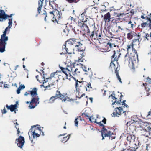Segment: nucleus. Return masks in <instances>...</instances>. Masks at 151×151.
<instances>
[{"label":"nucleus","instance_id":"f257e3e1","mask_svg":"<svg viewBox=\"0 0 151 151\" xmlns=\"http://www.w3.org/2000/svg\"><path fill=\"white\" fill-rule=\"evenodd\" d=\"M72 78H73L76 81L75 87H76V91L78 92L79 93H80L81 90H85L89 92L91 90L92 88L90 83L84 81H78V80L72 76Z\"/></svg>","mask_w":151,"mask_h":151},{"label":"nucleus","instance_id":"f03ea898","mask_svg":"<svg viewBox=\"0 0 151 151\" xmlns=\"http://www.w3.org/2000/svg\"><path fill=\"white\" fill-rule=\"evenodd\" d=\"M92 122L96 123L99 124V125L103 127L102 129L101 132V137H102V140H104L105 139L104 138L106 137H108L109 138V139H111V140L115 139V134L111 132V131L108 130L107 129H106V128H105V126L103 124L101 123V122H98L96 121V119H95L94 121H92Z\"/></svg>","mask_w":151,"mask_h":151},{"label":"nucleus","instance_id":"7ed1b4c3","mask_svg":"<svg viewBox=\"0 0 151 151\" xmlns=\"http://www.w3.org/2000/svg\"><path fill=\"white\" fill-rule=\"evenodd\" d=\"M8 40V36L3 35V34L1 35L0 39V52L1 53H3L5 51V46Z\"/></svg>","mask_w":151,"mask_h":151},{"label":"nucleus","instance_id":"20e7f679","mask_svg":"<svg viewBox=\"0 0 151 151\" xmlns=\"http://www.w3.org/2000/svg\"><path fill=\"white\" fill-rule=\"evenodd\" d=\"M124 106H119L115 108V109L114 110V112L113 113L114 116L119 117V116L123 113H124V115H125V113L127 111V109H124Z\"/></svg>","mask_w":151,"mask_h":151},{"label":"nucleus","instance_id":"39448f33","mask_svg":"<svg viewBox=\"0 0 151 151\" xmlns=\"http://www.w3.org/2000/svg\"><path fill=\"white\" fill-rule=\"evenodd\" d=\"M123 96L120 94V98H119V99H118L115 96V94L113 93L112 94H111V95L109 96V97L110 98L111 97L112 99L113 100L112 101L113 102V103H112V105H114L116 103L117 104L118 106H119L121 105V104L122 98Z\"/></svg>","mask_w":151,"mask_h":151},{"label":"nucleus","instance_id":"423d86ee","mask_svg":"<svg viewBox=\"0 0 151 151\" xmlns=\"http://www.w3.org/2000/svg\"><path fill=\"white\" fill-rule=\"evenodd\" d=\"M39 98L33 97L30 101V104L29 107L30 109H34L39 104Z\"/></svg>","mask_w":151,"mask_h":151},{"label":"nucleus","instance_id":"0eeeda50","mask_svg":"<svg viewBox=\"0 0 151 151\" xmlns=\"http://www.w3.org/2000/svg\"><path fill=\"white\" fill-rule=\"evenodd\" d=\"M67 93H64L63 94L60 93L59 91L57 90L55 93V96H54L60 99L63 101L65 102L66 100L65 97Z\"/></svg>","mask_w":151,"mask_h":151},{"label":"nucleus","instance_id":"6e6552de","mask_svg":"<svg viewBox=\"0 0 151 151\" xmlns=\"http://www.w3.org/2000/svg\"><path fill=\"white\" fill-rule=\"evenodd\" d=\"M17 142V146L18 147L21 149L22 148L25 142L24 137L21 136H19L18 138L16 139L15 143H16Z\"/></svg>","mask_w":151,"mask_h":151},{"label":"nucleus","instance_id":"1a4fd4ad","mask_svg":"<svg viewBox=\"0 0 151 151\" xmlns=\"http://www.w3.org/2000/svg\"><path fill=\"white\" fill-rule=\"evenodd\" d=\"M32 132V133H38V132L40 133L42 132V135H44L43 133L41 131L40 129V126L39 125H36L32 126H31L30 130H29V132Z\"/></svg>","mask_w":151,"mask_h":151},{"label":"nucleus","instance_id":"9d476101","mask_svg":"<svg viewBox=\"0 0 151 151\" xmlns=\"http://www.w3.org/2000/svg\"><path fill=\"white\" fill-rule=\"evenodd\" d=\"M9 22L8 23V26L5 29V30L3 32V35L6 36L7 33L8 34L10 31V29L11 28L12 24V19L13 18H8Z\"/></svg>","mask_w":151,"mask_h":151},{"label":"nucleus","instance_id":"9b49d317","mask_svg":"<svg viewBox=\"0 0 151 151\" xmlns=\"http://www.w3.org/2000/svg\"><path fill=\"white\" fill-rule=\"evenodd\" d=\"M61 74V71H58L56 70L55 72H54L51 73L50 75V77L48 78H50V79H52L53 80H55L54 81L55 82V81L58 82L57 77L59 76V74Z\"/></svg>","mask_w":151,"mask_h":151},{"label":"nucleus","instance_id":"f8f14e48","mask_svg":"<svg viewBox=\"0 0 151 151\" xmlns=\"http://www.w3.org/2000/svg\"><path fill=\"white\" fill-rule=\"evenodd\" d=\"M36 78L39 82L42 83L43 84L46 83L48 80H49V78H45V77L42 75H40V76L37 75L36 76Z\"/></svg>","mask_w":151,"mask_h":151},{"label":"nucleus","instance_id":"ddd939ff","mask_svg":"<svg viewBox=\"0 0 151 151\" xmlns=\"http://www.w3.org/2000/svg\"><path fill=\"white\" fill-rule=\"evenodd\" d=\"M8 15L6 14L4 11L2 10H0V21L2 22L4 20L7 19Z\"/></svg>","mask_w":151,"mask_h":151},{"label":"nucleus","instance_id":"4468645a","mask_svg":"<svg viewBox=\"0 0 151 151\" xmlns=\"http://www.w3.org/2000/svg\"><path fill=\"white\" fill-rule=\"evenodd\" d=\"M83 71L85 72L86 75H91L92 74L91 68L90 67H81Z\"/></svg>","mask_w":151,"mask_h":151},{"label":"nucleus","instance_id":"2eb2a0df","mask_svg":"<svg viewBox=\"0 0 151 151\" xmlns=\"http://www.w3.org/2000/svg\"><path fill=\"white\" fill-rule=\"evenodd\" d=\"M121 55V53L119 50H117L116 51H114V54L111 57V58L115 59V60L118 59Z\"/></svg>","mask_w":151,"mask_h":151},{"label":"nucleus","instance_id":"dca6fc26","mask_svg":"<svg viewBox=\"0 0 151 151\" xmlns=\"http://www.w3.org/2000/svg\"><path fill=\"white\" fill-rule=\"evenodd\" d=\"M17 102H16V104L13 105H11L10 106H9L7 105H6V107L7 109L8 110H10V111L11 112L14 111L15 113V109H16L17 107Z\"/></svg>","mask_w":151,"mask_h":151},{"label":"nucleus","instance_id":"f3484780","mask_svg":"<svg viewBox=\"0 0 151 151\" xmlns=\"http://www.w3.org/2000/svg\"><path fill=\"white\" fill-rule=\"evenodd\" d=\"M61 70L60 71H61V72H62L64 73L65 74V75L67 76V78H68V75L67 74V73H68V74L70 73V70L68 68H64L62 67H59ZM58 71H59L58 70Z\"/></svg>","mask_w":151,"mask_h":151},{"label":"nucleus","instance_id":"a211bd4d","mask_svg":"<svg viewBox=\"0 0 151 151\" xmlns=\"http://www.w3.org/2000/svg\"><path fill=\"white\" fill-rule=\"evenodd\" d=\"M111 15L109 12H108L104 16V20L106 23L110 21Z\"/></svg>","mask_w":151,"mask_h":151},{"label":"nucleus","instance_id":"6ab92c4d","mask_svg":"<svg viewBox=\"0 0 151 151\" xmlns=\"http://www.w3.org/2000/svg\"><path fill=\"white\" fill-rule=\"evenodd\" d=\"M135 137L134 135H132L130 134H128L126 138L127 141L129 143H130L132 141H134Z\"/></svg>","mask_w":151,"mask_h":151},{"label":"nucleus","instance_id":"aec40b11","mask_svg":"<svg viewBox=\"0 0 151 151\" xmlns=\"http://www.w3.org/2000/svg\"><path fill=\"white\" fill-rule=\"evenodd\" d=\"M128 124H129V129L130 130V132L132 133L135 130L136 127L133 125V123L130 124V122H128L127 123V125H128Z\"/></svg>","mask_w":151,"mask_h":151},{"label":"nucleus","instance_id":"412c9836","mask_svg":"<svg viewBox=\"0 0 151 151\" xmlns=\"http://www.w3.org/2000/svg\"><path fill=\"white\" fill-rule=\"evenodd\" d=\"M140 36L138 35L137 36V38L136 39H133L132 40V45H139L140 43L139 41V39Z\"/></svg>","mask_w":151,"mask_h":151},{"label":"nucleus","instance_id":"4be33fe9","mask_svg":"<svg viewBox=\"0 0 151 151\" xmlns=\"http://www.w3.org/2000/svg\"><path fill=\"white\" fill-rule=\"evenodd\" d=\"M118 59L115 60V59L111 58V61L110 63V66H118L119 65L118 62Z\"/></svg>","mask_w":151,"mask_h":151},{"label":"nucleus","instance_id":"5701e85b","mask_svg":"<svg viewBox=\"0 0 151 151\" xmlns=\"http://www.w3.org/2000/svg\"><path fill=\"white\" fill-rule=\"evenodd\" d=\"M37 89L36 88H33V90L32 91H29L28 93H29L31 95H32V96L35 97L37 95Z\"/></svg>","mask_w":151,"mask_h":151},{"label":"nucleus","instance_id":"b1692460","mask_svg":"<svg viewBox=\"0 0 151 151\" xmlns=\"http://www.w3.org/2000/svg\"><path fill=\"white\" fill-rule=\"evenodd\" d=\"M78 25L79 26L82 30H85L86 28H88V26L84 24L83 21L78 22Z\"/></svg>","mask_w":151,"mask_h":151},{"label":"nucleus","instance_id":"393cba45","mask_svg":"<svg viewBox=\"0 0 151 151\" xmlns=\"http://www.w3.org/2000/svg\"><path fill=\"white\" fill-rule=\"evenodd\" d=\"M43 1L44 0H39L38 2L39 6L37 8V11L39 14L40 13V12L41 11L42 7L43 6Z\"/></svg>","mask_w":151,"mask_h":151},{"label":"nucleus","instance_id":"a878e982","mask_svg":"<svg viewBox=\"0 0 151 151\" xmlns=\"http://www.w3.org/2000/svg\"><path fill=\"white\" fill-rule=\"evenodd\" d=\"M149 23L145 22L142 23L141 24L142 27H145L146 26H148L149 28H151V19L149 18L148 19Z\"/></svg>","mask_w":151,"mask_h":151},{"label":"nucleus","instance_id":"bb28decb","mask_svg":"<svg viewBox=\"0 0 151 151\" xmlns=\"http://www.w3.org/2000/svg\"><path fill=\"white\" fill-rule=\"evenodd\" d=\"M120 69V67H117L116 68V69H115V73L116 74L117 78H118V80H119V82L120 83H122L121 79L120 76H119V74H118V71H119Z\"/></svg>","mask_w":151,"mask_h":151},{"label":"nucleus","instance_id":"cd10ccee","mask_svg":"<svg viewBox=\"0 0 151 151\" xmlns=\"http://www.w3.org/2000/svg\"><path fill=\"white\" fill-rule=\"evenodd\" d=\"M78 51L81 52H82L80 53L81 56L79 58V60L78 63H79V62H82L83 60V59H82V58L84 56L83 52V49L81 50V49L78 48Z\"/></svg>","mask_w":151,"mask_h":151},{"label":"nucleus","instance_id":"c85d7f7f","mask_svg":"<svg viewBox=\"0 0 151 151\" xmlns=\"http://www.w3.org/2000/svg\"><path fill=\"white\" fill-rule=\"evenodd\" d=\"M49 4L50 6L53 9L55 10L56 9L57 5L55 3L54 1H50Z\"/></svg>","mask_w":151,"mask_h":151},{"label":"nucleus","instance_id":"c756f323","mask_svg":"<svg viewBox=\"0 0 151 151\" xmlns=\"http://www.w3.org/2000/svg\"><path fill=\"white\" fill-rule=\"evenodd\" d=\"M143 85L145 86V90L147 92V96H149L150 95V93H149V88L147 86V84L146 83L143 84Z\"/></svg>","mask_w":151,"mask_h":151},{"label":"nucleus","instance_id":"7c9ffc66","mask_svg":"<svg viewBox=\"0 0 151 151\" xmlns=\"http://www.w3.org/2000/svg\"><path fill=\"white\" fill-rule=\"evenodd\" d=\"M70 137V134H69L68 135L63 137V138L62 141H61V142H64V143L66 142L69 139Z\"/></svg>","mask_w":151,"mask_h":151},{"label":"nucleus","instance_id":"2f4dec72","mask_svg":"<svg viewBox=\"0 0 151 151\" xmlns=\"http://www.w3.org/2000/svg\"><path fill=\"white\" fill-rule=\"evenodd\" d=\"M58 99L57 98L54 97V96H52L49 100V103H52L54 102V101L56 99Z\"/></svg>","mask_w":151,"mask_h":151},{"label":"nucleus","instance_id":"473e14b6","mask_svg":"<svg viewBox=\"0 0 151 151\" xmlns=\"http://www.w3.org/2000/svg\"><path fill=\"white\" fill-rule=\"evenodd\" d=\"M83 70L82 69V68L80 67L79 68H77V69L75 70V74H79V73L81 72Z\"/></svg>","mask_w":151,"mask_h":151},{"label":"nucleus","instance_id":"72a5a7b5","mask_svg":"<svg viewBox=\"0 0 151 151\" xmlns=\"http://www.w3.org/2000/svg\"><path fill=\"white\" fill-rule=\"evenodd\" d=\"M145 151H151V143H149L147 145L146 150Z\"/></svg>","mask_w":151,"mask_h":151},{"label":"nucleus","instance_id":"f704fd0d","mask_svg":"<svg viewBox=\"0 0 151 151\" xmlns=\"http://www.w3.org/2000/svg\"><path fill=\"white\" fill-rule=\"evenodd\" d=\"M68 68H70L71 69L70 72H71L73 75L75 74V70L77 69V68H75V67H67Z\"/></svg>","mask_w":151,"mask_h":151},{"label":"nucleus","instance_id":"c9c22d12","mask_svg":"<svg viewBox=\"0 0 151 151\" xmlns=\"http://www.w3.org/2000/svg\"><path fill=\"white\" fill-rule=\"evenodd\" d=\"M54 13H55V14H57L58 18H60V16L62 14V13L60 12H59L58 10L56 9L54 11Z\"/></svg>","mask_w":151,"mask_h":151},{"label":"nucleus","instance_id":"e433bc0d","mask_svg":"<svg viewBox=\"0 0 151 151\" xmlns=\"http://www.w3.org/2000/svg\"><path fill=\"white\" fill-rule=\"evenodd\" d=\"M133 45H128V48H127V51H128L129 50L131 49V48L132 49V51H133V50H134V52L136 51V50L134 49L133 48Z\"/></svg>","mask_w":151,"mask_h":151},{"label":"nucleus","instance_id":"4c0bfd02","mask_svg":"<svg viewBox=\"0 0 151 151\" xmlns=\"http://www.w3.org/2000/svg\"><path fill=\"white\" fill-rule=\"evenodd\" d=\"M125 102H126L125 100H123V101L122 102V103H122V104H121V105H124V106H122L125 107H126V108H127V109L129 108V106L127 104H125Z\"/></svg>","mask_w":151,"mask_h":151},{"label":"nucleus","instance_id":"58836bf2","mask_svg":"<svg viewBox=\"0 0 151 151\" xmlns=\"http://www.w3.org/2000/svg\"><path fill=\"white\" fill-rule=\"evenodd\" d=\"M76 92L77 93H78V97L79 98H80L85 95V94H84V93H81V92H80V93H78V92H77L76 91Z\"/></svg>","mask_w":151,"mask_h":151},{"label":"nucleus","instance_id":"ea45409f","mask_svg":"<svg viewBox=\"0 0 151 151\" xmlns=\"http://www.w3.org/2000/svg\"><path fill=\"white\" fill-rule=\"evenodd\" d=\"M10 69L11 70V71H12V72H14V71H15L17 68V67H10Z\"/></svg>","mask_w":151,"mask_h":151},{"label":"nucleus","instance_id":"a19ab883","mask_svg":"<svg viewBox=\"0 0 151 151\" xmlns=\"http://www.w3.org/2000/svg\"><path fill=\"white\" fill-rule=\"evenodd\" d=\"M80 0H66V1L69 3H77Z\"/></svg>","mask_w":151,"mask_h":151},{"label":"nucleus","instance_id":"79ce46f5","mask_svg":"<svg viewBox=\"0 0 151 151\" xmlns=\"http://www.w3.org/2000/svg\"><path fill=\"white\" fill-rule=\"evenodd\" d=\"M32 136H33V137L35 138V137L37 138L39 137L40 135L38 133H32Z\"/></svg>","mask_w":151,"mask_h":151},{"label":"nucleus","instance_id":"37998d69","mask_svg":"<svg viewBox=\"0 0 151 151\" xmlns=\"http://www.w3.org/2000/svg\"><path fill=\"white\" fill-rule=\"evenodd\" d=\"M66 42H65V44L63 46V49H65L67 53H68V54H71V53L68 52V49L66 48Z\"/></svg>","mask_w":151,"mask_h":151},{"label":"nucleus","instance_id":"c03bdc74","mask_svg":"<svg viewBox=\"0 0 151 151\" xmlns=\"http://www.w3.org/2000/svg\"><path fill=\"white\" fill-rule=\"evenodd\" d=\"M127 38L129 39H131L133 37L132 35V34L130 33H129L127 34Z\"/></svg>","mask_w":151,"mask_h":151},{"label":"nucleus","instance_id":"a18cd8bd","mask_svg":"<svg viewBox=\"0 0 151 151\" xmlns=\"http://www.w3.org/2000/svg\"><path fill=\"white\" fill-rule=\"evenodd\" d=\"M40 68H39L38 70H36L37 71H38V70H39L40 71L42 72V73H44V68H43L42 67H40Z\"/></svg>","mask_w":151,"mask_h":151},{"label":"nucleus","instance_id":"49530a36","mask_svg":"<svg viewBox=\"0 0 151 151\" xmlns=\"http://www.w3.org/2000/svg\"><path fill=\"white\" fill-rule=\"evenodd\" d=\"M50 87V86L49 85H48L47 86H45V85H44V84H42V85H40V87L42 88V87H43L44 88H45V90L46 89H47L48 87Z\"/></svg>","mask_w":151,"mask_h":151},{"label":"nucleus","instance_id":"de8ad7c7","mask_svg":"<svg viewBox=\"0 0 151 151\" xmlns=\"http://www.w3.org/2000/svg\"><path fill=\"white\" fill-rule=\"evenodd\" d=\"M107 44L109 45V46L110 48L112 47V45H114V47H115L116 46L114 45V44H112L110 42H109Z\"/></svg>","mask_w":151,"mask_h":151},{"label":"nucleus","instance_id":"09e8293b","mask_svg":"<svg viewBox=\"0 0 151 151\" xmlns=\"http://www.w3.org/2000/svg\"><path fill=\"white\" fill-rule=\"evenodd\" d=\"M128 150L129 151H135L136 149L134 147H131L129 148Z\"/></svg>","mask_w":151,"mask_h":151},{"label":"nucleus","instance_id":"8fccbe9b","mask_svg":"<svg viewBox=\"0 0 151 151\" xmlns=\"http://www.w3.org/2000/svg\"><path fill=\"white\" fill-rule=\"evenodd\" d=\"M66 100H67L68 101L70 102L71 101H74V99H70L68 97H66Z\"/></svg>","mask_w":151,"mask_h":151},{"label":"nucleus","instance_id":"3c124183","mask_svg":"<svg viewBox=\"0 0 151 151\" xmlns=\"http://www.w3.org/2000/svg\"><path fill=\"white\" fill-rule=\"evenodd\" d=\"M25 88V86L24 85H20L18 89H23Z\"/></svg>","mask_w":151,"mask_h":151},{"label":"nucleus","instance_id":"603ef678","mask_svg":"<svg viewBox=\"0 0 151 151\" xmlns=\"http://www.w3.org/2000/svg\"><path fill=\"white\" fill-rule=\"evenodd\" d=\"M75 126H76V127H77L78 126V122L77 121V118H76L75 119Z\"/></svg>","mask_w":151,"mask_h":151},{"label":"nucleus","instance_id":"864d4df0","mask_svg":"<svg viewBox=\"0 0 151 151\" xmlns=\"http://www.w3.org/2000/svg\"><path fill=\"white\" fill-rule=\"evenodd\" d=\"M147 130L148 131V132H149V133L150 134H151V127H150L149 126L147 127Z\"/></svg>","mask_w":151,"mask_h":151},{"label":"nucleus","instance_id":"5fc2aeb1","mask_svg":"<svg viewBox=\"0 0 151 151\" xmlns=\"http://www.w3.org/2000/svg\"><path fill=\"white\" fill-rule=\"evenodd\" d=\"M82 45V44L80 42L78 43V45H77L75 46L76 47H80Z\"/></svg>","mask_w":151,"mask_h":151},{"label":"nucleus","instance_id":"6e6d98bb","mask_svg":"<svg viewBox=\"0 0 151 151\" xmlns=\"http://www.w3.org/2000/svg\"><path fill=\"white\" fill-rule=\"evenodd\" d=\"M147 82H149L150 84L151 83V79L149 77L147 78Z\"/></svg>","mask_w":151,"mask_h":151},{"label":"nucleus","instance_id":"4d7b16f0","mask_svg":"<svg viewBox=\"0 0 151 151\" xmlns=\"http://www.w3.org/2000/svg\"><path fill=\"white\" fill-rule=\"evenodd\" d=\"M62 78H63L62 76L60 75V74H59V75L57 77V79L58 80V79H60Z\"/></svg>","mask_w":151,"mask_h":151},{"label":"nucleus","instance_id":"13d9d810","mask_svg":"<svg viewBox=\"0 0 151 151\" xmlns=\"http://www.w3.org/2000/svg\"><path fill=\"white\" fill-rule=\"evenodd\" d=\"M150 116H151V111H149V112H148V114H147V115H146V117H147V118Z\"/></svg>","mask_w":151,"mask_h":151},{"label":"nucleus","instance_id":"bf43d9fd","mask_svg":"<svg viewBox=\"0 0 151 151\" xmlns=\"http://www.w3.org/2000/svg\"><path fill=\"white\" fill-rule=\"evenodd\" d=\"M16 127V129H17V134H18V135H19V133H20V131L19 130V128H17L16 127Z\"/></svg>","mask_w":151,"mask_h":151},{"label":"nucleus","instance_id":"052dcab7","mask_svg":"<svg viewBox=\"0 0 151 151\" xmlns=\"http://www.w3.org/2000/svg\"><path fill=\"white\" fill-rule=\"evenodd\" d=\"M106 119L105 118H104L102 120V122L104 123V124H106Z\"/></svg>","mask_w":151,"mask_h":151},{"label":"nucleus","instance_id":"680f3d73","mask_svg":"<svg viewBox=\"0 0 151 151\" xmlns=\"http://www.w3.org/2000/svg\"><path fill=\"white\" fill-rule=\"evenodd\" d=\"M14 15L13 14H10L9 16L8 15V17H7V19L8 18H12V16Z\"/></svg>","mask_w":151,"mask_h":151},{"label":"nucleus","instance_id":"e2e57ef3","mask_svg":"<svg viewBox=\"0 0 151 151\" xmlns=\"http://www.w3.org/2000/svg\"><path fill=\"white\" fill-rule=\"evenodd\" d=\"M6 84H4L3 82H0V86L1 87H2L4 85H5Z\"/></svg>","mask_w":151,"mask_h":151},{"label":"nucleus","instance_id":"0e129e2a","mask_svg":"<svg viewBox=\"0 0 151 151\" xmlns=\"http://www.w3.org/2000/svg\"><path fill=\"white\" fill-rule=\"evenodd\" d=\"M22 89H17V91H16V92H17V93L18 94H19L20 93V91Z\"/></svg>","mask_w":151,"mask_h":151},{"label":"nucleus","instance_id":"69168bd1","mask_svg":"<svg viewBox=\"0 0 151 151\" xmlns=\"http://www.w3.org/2000/svg\"><path fill=\"white\" fill-rule=\"evenodd\" d=\"M94 31H93L92 32L91 34L90 37H93L94 36Z\"/></svg>","mask_w":151,"mask_h":151},{"label":"nucleus","instance_id":"338daca9","mask_svg":"<svg viewBox=\"0 0 151 151\" xmlns=\"http://www.w3.org/2000/svg\"><path fill=\"white\" fill-rule=\"evenodd\" d=\"M7 112V111H6V109L5 108H4L3 110L2 113L3 114H6Z\"/></svg>","mask_w":151,"mask_h":151},{"label":"nucleus","instance_id":"774afa93","mask_svg":"<svg viewBox=\"0 0 151 151\" xmlns=\"http://www.w3.org/2000/svg\"><path fill=\"white\" fill-rule=\"evenodd\" d=\"M149 36V34H148V33H146L145 34V37L146 39H147V40H148V39L147 38V37Z\"/></svg>","mask_w":151,"mask_h":151}]
</instances>
